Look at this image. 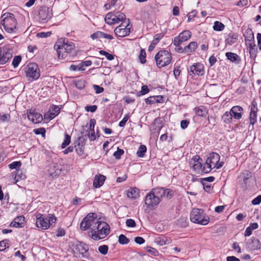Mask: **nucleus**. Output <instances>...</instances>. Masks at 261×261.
<instances>
[{
    "label": "nucleus",
    "mask_w": 261,
    "mask_h": 261,
    "mask_svg": "<svg viewBox=\"0 0 261 261\" xmlns=\"http://www.w3.org/2000/svg\"><path fill=\"white\" fill-rule=\"evenodd\" d=\"M13 51L11 49L0 47V64L8 62L12 57Z\"/></svg>",
    "instance_id": "nucleus-13"
},
{
    "label": "nucleus",
    "mask_w": 261,
    "mask_h": 261,
    "mask_svg": "<svg viewBox=\"0 0 261 261\" xmlns=\"http://www.w3.org/2000/svg\"><path fill=\"white\" fill-rule=\"evenodd\" d=\"M75 86L80 89H82L85 87V81L83 80H77L75 82Z\"/></svg>",
    "instance_id": "nucleus-54"
},
{
    "label": "nucleus",
    "mask_w": 261,
    "mask_h": 261,
    "mask_svg": "<svg viewBox=\"0 0 261 261\" xmlns=\"http://www.w3.org/2000/svg\"><path fill=\"white\" fill-rule=\"evenodd\" d=\"M108 249H109V248L107 245H103L100 246L98 247V251L102 254L106 255L108 253Z\"/></svg>",
    "instance_id": "nucleus-46"
},
{
    "label": "nucleus",
    "mask_w": 261,
    "mask_h": 261,
    "mask_svg": "<svg viewBox=\"0 0 261 261\" xmlns=\"http://www.w3.org/2000/svg\"><path fill=\"white\" fill-rule=\"evenodd\" d=\"M0 120L3 122H8L10 120V115L9 114H4L0 116Z\"/></svg>",
    "instance_id": "nucleus-60"
},
{
    "label": "nucleus",
    "mask_w": 261,
    "mask_h": 261,
    "mask_svg": "<svg viewBox=\"0 0 261 261\" xmlns=\"http://www.w3.org/2000/svg\"><path fill=\"white\" fill-rule=\"evenodd\" d=\"M257 110L254 109V108L251 109L250 113V123L253 125L256 122V116H257Z\"/></svg>",
    "instance_id": "nucleus-32"
},
{
    "label": "nucleus",
    "mask_w": 261,
    "mask_h": 261,
    "mask_svg": "<svg viewBox=\"0 0 261 261\" xmlns=\"http://www.w3.org/2000/svg\"><path fill=\"white\" fill-rule=\"evenodd\" d=\"M124 153V150L122 149L117 148L116 151L114 152L113 155L116 159H120L121 156Z\"/></svg>",
    "instance_id": "nucleus-49"
},
{
    "label": "nucleus",
    "mask_w": 261,
    "mask_h": 261,
    "mask_svg": "<svg viewBox=\"0 0 261 261\" xmlns=\"http://www.w3.org/2000/svg\"><path fill=\"white\" fill-rule=\"evenodd\" d=\"M139 58L140 61L142 64H144L145 63H146V52L144 49H141L140 50V53Z\"/></svg>",
    "instance_id": "nucleus-43"
},
{
    "label": "nucleus",
    "mask_w": 261,
    "mask_h": 261,
    "mask_svg": "<svg viewBox=\"0 0 261 261\" xmlns=\"http://www.w3.org/2000/svg\"><path fill=\"white\" fill-rule=\"evenodd\" d=\"M165 197L171 199L173 196V192L169 189H165Z\"/></svg>",
    "instance_id": "nucleus-56"
},
{
    "label": "nucleus",
    "mask_w": 261,
    "mask_h": 261,
    "mask_svg": "<svg viewBox=\"0 0 261 261\" xmlns=\"http://www.w3.org/2000/svg\"><path fill=\"white\" fill-rule=\"evenodd\" d=\"M194 111L197 115L201 117H205L207 114L206 109L203 106L195 108Z\"/></svg>",
    "instance_id": "nucleus-26"
},
{
    "label": "nucleus",
    "mask_w": 261,
    "mask_h": 261,
    "mask_svg": "<svg viewBox=\"0 0 261 261\" xmlns=\"http://www.w3.org/2000/svg\"><path fill=\"white\" fill-rule=\"evenodd\" d=\"M149 91V90L146 85H143L141 87V90L140 91V93L141 95H145L148 93Z\"/></svg>",
    "instance_id": "nucleus-61"
},
{
    "label": "nucleus",
    "mask_w": 261,
    "mask_h": 261,
    "mask_svg": "<svg viewBox=\"0 0 261 261\" xmlns=\"http://www.w3.org/2000/svg\"><path fill=\"white\" fill-rule=\"evenodd\" d=\"M197 47L196 42L193 41L190 42L189 45L185 46L186 53H192L195 51Z\"/></svg>",
    "instance_id": "nucleus-30"
},
{
    "label": "nucleus",
    "mask_w": 261,
    "mask_h": 261,
    "mask_svg": "<svg viewBox=\"0 0 261 261\" xmlns=\"http://www.w3.org/2000/svg\"><path fill=\"white\" fill-rule=\"evenodd\" d=\"M21 61V57L20 56H15L12 61V65L14 68H16Z\"/></svg>",
    "instance_id": "nucleus-44"
},
{
    "label": "nucleus",
    "mask_w": 261,
    "mask_h": 261,
    "mask_svg": "<svg viewBox=\"0 0 261 261\" xmlns=\"http://www.w3.org/2000/svg\"><path fill=\"white\" fill-rule=\"evenodd\" d=\"M192 167L193 170H198L200 169L201 170L202 168V163L201 162H198L197 163H193L192 164Z\"/></svg>",
    "instance_id": "nucleus-57"
},
{
    "label": "nucleus",
    "mask_w": 261,
    "mask_h": 261,
    "mask_svg": "<svg viewBox=\"0 0 261 261\" xmlns=\"http://www.w3.org/2000/svg\"><path fill=\"white\" fill-rule=\"evenodd\" d=\"M8 242V240H4L0 242V251H4L9 247Z\"/></svg>",
    "instance_id": "nucleus-42"
},
{
    "label": "nucleus",
    "mask_w": 261,
    "mask_h": 261,
    "mask_svg": "<svg viewBox=\"0 0 261 261\" xmlns=\"http://www.w3.org/2000/svg\"><path fill=\"white\" fill-rule=\"evenodd\" d=\"M243 109L241 107L235 106L231 108L230 112L232 114V117L236 119H240L242 116Z\"/></svg>",
    "instance_id": "nucleus-17"
},
{
    "label": "nucleus",
    "mask_w": 261,
    "mask_h": 261,
    "mask_svg": "<svg viewBox=\"0 0 261 261\" xmlns=\"http://www.w3.org/2000/svg\"><path fill=\"white\" fill-rule=\"evenodd\" d=\"M110 233V227H104V228L101 230H99L98 232L95 231L92 234V238L94 240H98L105 238Z\"/></svg>",
    "instance_id": "nucleus-16"
},
{
    "label": "nucleus",
    "mask_w": 261,
    "mask_h": 261,
    "mask_svg": "<svg viewBox=\"0 0 261 261\" xmlns=\"http://www.w3.org/2000/svg\"><path fill=\"white\" fill-rule=\"evenodd\" d=\"M125 223L126 226L129 227H134L136 225L135 221L132 219H127Z\"/></svg>",
    "instance_id": "nucleus-55"
},
{
    "label": "nucleus",
    "mask_w": 261,
    "mask_h": 261,
    "mask_svg": "<svg viewBox=\"0 0 261 261\" xmlns=\"http://www.w3.org/2000/svg\"><path fill=\"white\" fill-rule=\"evenodd\" d=\"M56 220V217L53 214L43 215L38 213L36 215V226L42 230H46L54 227Z\"/></svg>",
    "instance_id": "nucleus-1"
},
{
    "label": "nucleus",
    "mask_w": 261,
    "mask_h": 261,
    "mask_svg": "<svg viewBox=\"0 0 261 261\" xmlns=\"http://www.w3.org/2000/svg\"><path fill=\"white\" fill-rule=\"evenodd\" d=\"M204 72L203 66L200 63H195L191 66L189 73L190 75H202Z\"/></svg>",
    "instance_id": "nucleus-15"
},
{
    "label": "nucleus",
    "mask_w": 261,
    "mask_h": 261,
    "mask_svg": "<svg viewBox=\"0 0 261 261\" xmlns=\"http://www.w3.org/2000/svg\"><path fill=\"white\" fill-rule=\"evenodd\" d=\"M85 141V139L81 137L79 138V142L77 145H75V151L80 155L83 154L84 152V144L83 141Z\"/></svg>",
    "instance_id": "nucleus-25"
},
{
    "label": "nucleus",
    "mask_w": 261,
    "mask_h": 261,
    "mask_svg": "<svg viewBox=\"0 0 261 261\" xmlns=\"http://www.w3.org/2000/svg\"><path fill=\"white\" fill-rule=\"evenodd\" d=\"M212 169H214L213 166L206 160L204 165L202 166L201 171L204 173H208Z\"/></svg>",
    "instance_id": "nucleus-33"
},
{
    "label": "nucleus",
    "mask_w": 261,
    "mask_h": 261,
    "mask_svg": "<svg viewBox=\"0 0 261 261\" xmlns=\"http://www.w3.org/2000/svg\"><path fill=\"white\" fill-rule=\"evenodd\" d=\"M2 24L5 30L9 33H15L17 20L12 13H6L2 16Z\"/></svg>",
    "instance_id": "nucleus-3"
},
{
    "label": "nucleus",
    "mask_w": 261,
    "mask_h": 261,
    "mask_svg": "<svg viewBox=\"0 0 261 261\" xmlns=\"http://www.w3.org/2000/svg\"><path fill=\"white\" fill-rule=\"evenodd\" d=\"M178 36L182 40V41L185 42L191 38V32L188 30L184 31L180 33Z\"/></svg>",
    "instance_id": "nucleus-31"
},
{
    "label": "nucleus",
    "mask_w": 261,
    "mask_h": 261,
    "mask_svg": "<svg viewBox=\"0 0 261 261\" xmlns=\"http://www.w3.org/2000/svg\"><path fill=\"white\" fill-rule=\"evenodd\" d=\"M14 173H15L14 179L15 180V182H17V181H18L19 179L22 178V172L20 170H16V172H14L12 173V175H13Z\"/></svg>",
    "instance_id": "nucleus-48"
},
{
    "label": "nucleus",
    "mask_w": 261,
    "mask_h": 261,
    "mask_svg": "<svg viewBox=\"0 0 261 261\" xmlns=\"http://www.w3.org/2000/svg\"><path fill=\"white\" fill-rule=\"evenodd\" d=\"M97 108L96 105L87 106L85 107V110L87 112H94L96 110Z\"/></svg>",
    "instance_id": "nucleus-59"
},
{
    "label": "nucleus",
    "mask_w": 261,
    "mask_h": 261,
    "mask_svg": "<svg viewBox=\"0 0 261 261\" xmlns=\"http://www.w3.org/2000/svg\"><path fill=\"white\" fill-rule=\"evenodd\" d=\"M34 132L36 135L41 134L43 136H44L45 134V129L44 128H40L35 129H34Z\"/></svg>",
    "instance_id": "nucleus-58"
},
{
    "label": "nucleus",
    "mask_w": 261,
    "mask_h": 261,
    "mask_svg": "<svg viewBox=\"0 0 261 261\" xmlns=\"http://www.w3.org/2000/svg\"><path fill=\"white\" fill-rule=\"evenodd\" d=\"M146 151L147 148L146 146L144 145H141L137 150V155L138 157L142 158L144 156Z\"/></svg>",
    "instance_id": "nucleus-34"
},
{
    "label": "nucleus",
    "mask_w": 261,
    "mask_h": 261,
    "mask_svg": "<svg viewBox=\"0 0 261 261\" xmlns=\"http://www.w3.org/2000/svg\"><path fill=\"white\" fill-rule=\"evenodd\" d=\"M184 41H182V40L179 38V37L178 36L174 38L173 40V44L175 46H179L182 43H183Z\"/></svg>",
    "instance_id": "nucleus-53"
},
{
    "label": "nucleus",
    "mask_w": 261,
    "mask_h": 261,
    "mask_svg": "<svg viewBox=\"0 0 261 261\" xmlns=\"http://www.w3.org/2000/svg\"><path fill=\"white\" fill-rule=\"evenodd\" d=\"M118 0H107V3L105 4L104 8L106 10L111 9L112 7H114Z\"/></svg>",
    "instance_id": "nucleus-37"
},
{
    "label": "nucleus",
    "mask_w": 261,
    "mask_h": 261,
    "mask_svg": "<svg viewBox=\"0 0 261 261\" xmlns=\"http://www.w3.org/2000/svg\"><path fill=\"white\" fill-rule=\"evenodd\" d=\"M154 59L159 68L169 65L172 60L171 54L167 50H161L155 56Z\"/></svg>",
    "instance_id": "nucleus-4"
},
{
    "label": "nucleus",
    "mask_w": 261,
    "mask_h": 261,
    "mask_svg": "<svg viewBox=\"0 0 261 261\" xmlns=\"http://www.w3.org/2000/svg\"><path fill=\"white\" fill-rule=\"evenodd\" d=\"M71 142V137L67 134H65V139L63 142L62 144L61 147L62 148H65Z\"/></svg>",
    "instance_id": "nucleus-38"
},
{
    "label": "nucleus",
    "mask_w": 261,
    "mask_h": 261,
    "mask_svg": "<svg viewBox=\"0 0 261 261\" xmlns=\"http://www.w3.org/2000/svg\"><path fill=\"white\" fill-rule=\"evenodd\" d=\"M129 118V114H126L124 117H123V119L120 121L119 123V126L120 127H123L125 125L126 122L128 120Z\"/></svg>",
    "instance_id": "nucleus-51"
},
{
    "label": "nucleus",
    "mask_w": 261,
    "mask_h": 261,
    "mask_svg": "<svg viewBox=\"0 0 261 261\" xmlns=\"http://www.w3.org/2000/svg\"><path fill=\"white\" fill-rule=\"evenodd\" d=\"M54 47L57 51L58 57L64 59L74 50V44L72 42L68 43L65 40L62 41V39H60L56 43Z\"/></svg>",
    "instance_id": "nucleus-2"
},
{
    "label": "nucleus",
    "mask_w": 261,
    "mask_h": 261,
    "mask_svg": "<svg viewBox=\"0 0 261 261\" xmlns=\"http://www.w3.org/2000/svg\"><path fill=\"white\" fill-rule=\"evenodd\" d=\"M125 19V15L119 12H110L106 15L105 18L106 22L110 25L117 23L120 21H124Z\"/></svg>",
    "instance_id": "nucleus-8"
},
{
    "label": "nucleus",
    "mask_w": 261,
    "mask_h": 261,
    "mask_svg": "<svg viewBox=\"0 0 261 261\" xmlns=\"http://www.w3.org/2000/svg\"><path fill=\"white\" fill-rule=\"evenodd\" d=\"M145 203L147 207L153 209L160 202L151 190L145 196Z\"/></svg>",
    "instance_id": "nucleus-11"
},
{
    "label": "nucleus",
    "mask_w": 261,
    "mask_h": 261,
    "mask_svg": "<svg viewBox=\"0 0 261 261\" xmlns=\"http://www.w3.org/2000/svg\"><path fill=\"white\" fill-rule=\"evenodd\" d=\"M99 53L100 55L105 56L108 60L111 61L114 59V57L113 55L105 50H101L99 51Z\"/></svg>",
    "instance_id": "nucleus-45"
},
{
    "label": "nucleus",
    "mask_w": 261,
    "mask_h": 261,
    "mask_svg": "<svg viewBox=\"0 0 261 261\" xmlns=\"http://www.w3.org/2000/svg\"><path fill=\"white\" fill-rule=\"evenodd\" d=\"M52 16L51 10L48 7H41L39 11V18L41 22L44 23L48 21Z\"/></svg>",
    "instance_id": "nucleus-14"
},
{
    "label": "nucleus",
    "mask_w": 261,
    "mask_h": 261,
    "mask_svg": "<svg viewBox=\"0 0 261 261\" xmlns=\"http://www.w3.org/2000/svg\"><path fill=\"white\" fill-rule=\"evenodd\" d=\"M159 97H155V96H150L145 99V102L147 104H153L155 103V98H158Z\"/></svg>",
    "instance_id": "nucleus-52"
},
{
    "label": "nucleus",
    "mask_w": 261,
    "mask_h": 261,
    "mask_svg": "<svg viewBox=\"0 0 261 261\" xmlns=\"http://www.w3.org/2000/svg\"><path fill=\"white\" fill-rule=\"evenodd\" d=\"M28 119L34 123H39L43 119L41 114L37 113H30L28 115Z\"/></svg>",
    "instance_id": "nucleus-20"
},
{
    "label": "nucleus",
    "mask_w": 261,
    "mask_h": 261,
    "mask_svg": "<svg viewBox=\"0 0 261 261\" xmlns=\"http://www.w3.org/2000/svg\"><path fill=\"white\" fill-rule=\"evenodd\" d=\"M25 224V220L23 216H19L16 217L10 224V225L17 227L20 228L24 226Z\"/></svg>",
    "instance_id": "nucleus-18"
},
{
    "label": "nucleus",
    "mask_w": 261,
    "mask_h": 261,
    "mask_svg": "<svg viewBox=\"0 0 261 261\" xmlns=\"http://www.w3.org/2000/svg\"><path fill=\"white\" fill-rule=\"evenodd\" d=\"M190 220L193 223L205 225L209 222V217L204 216L202 210L194 208L190 214Z\"/></svg>",
    "instance_id": "nucleus-5"
},
{
    "label": "nucleus",
    "mask_w": 261,
    "mask_h": 261,
    "mask_svg": "<svg viewBox=\"0 0 261 261\" xmlns=\"http://www.w3.org/2000/svg\"><path fill=\"white\" fill-rule=\"evenodd\" d=\"M72 252L74 256L76 257L85 258L89 259V256H87L86 253L88 252L89 248L87 245L81 242H77L73 244L71 247Z\"/></svg>",
    "instance_id": "nucleus-6"
},
{
    "label": "nucleus",
    "mask_w": 261,
    "mask_h": 261,
    "mask_svg": "<svg viewBox=\"0 0 261 261\" xmlns=\"http://www.w3.org/2000/svg\"><path fill=\"white\" fill-rule=\"evenodd\" d=\"M118 242L120 244L125 245L129 243V239L124 234H120L119 236Z\"/></svg>",
    "instance_id": "nucleus-40"
},
{
    "label": "nucleus",
    "mask_w": 261,
    "mask_h": 261,
    "mask_svg": "<svg viewBox=\"0 0 261 261\" xmlns=\"http://www.w3.org/2000/svg\"><path fill=\"white\" fill-rule=\"evenodd\" d=\"M173 73H174L175 78L177 80L178 76L180 74V70H179V66H176L174 67Z\"/></svg>",
    "instance_id": "nucleus-63"
},
{
    "label": "nucleus",
    "mask_w": 261,
    "mask_h": 261,
    "mask_svg": "<svg viewBox=\"0 0 261 261\" xmlns=\"http://www.w3.org/2000/svg\"><path fill=\"white\" fill-rule=\"evenodd\" d=\"M60 112V108L56 105H53L51 106L49 110V119L50 120L55 118L57 116Z\"/></svg>",
    "instance_id": "nucleus-24"
},
{
    "label": "nucleus",
    "mask_w": 261,
    "mask_h": 261,
    "mask_svg": "<svg viewBox=\"0 0 261 261\" xmlns=\"http://www.w3.org/2000/svg\"><path fill=\"white\" fill-rule=\"evenodd\" d=\"M226 57L227 59L231 61V62H236L239 63L240 59L238 55L235 53L231 52H228L226 53Z\"/></svg>",
    "instance_id": "nucleus-27"
},
{
    "label": "nucleus",
    "mask_w": 261,
    "mask_h": 261,
    "mask_svg": "<svg viewBox=\"0 0 261 261\" xmlns=\"http://www.w3.org/2000/svg\"><path fill=\"white\" fill-rule=\"evenodd\" d=\"M127 196L129 198L137 199L140 196V191L137 188H131L127 190Z\"/></svg>",
    "instance_id": "nucleus-21"
},
{
    "label": "nucleus",
    "mask_w": 261,
    "mask_h": 261,
    "mask_svg": "<svg viewBox=\"0 0 261 261\" xmlns=\"http://www.w3.org/2000/svg\"><path fill=\"white\" fill-rule=\"evenodd\" d=\"M69 69L71 71H82L85 70L84 68H82V65H81V64L78 65H71L69 67Z\"/></svg>",
    "instance_id": "nucleus-47"
},
{
    "label": "nucleus",
    "mask_w": 261,
    "mask_h": 261,
    "mask_svg": "<svg viewBox=\"0 0 261 261\" xmlns=\"http://www.w3.org/2000/svg\"><path fill=\"white\" fill-rule=\"evenodd\" d=\"M232 114L231 112H226L222 116V119L225 123H230L232 120Z\"/></svg>",
    "instance_id": "nucleus-28"
},
{
    "label": "nucleus",
    "mask_w": 261,
    "mask_h": 261,
    "mask_svg": "<svg viewBox=\"0 0 261 261\" xmlns=\"http://www.w3.org/2000/svg\"><path fill=\"white\" fill-rule=\"evenodd\" d=\"M26 76L31 80H36L40 76L38 65L34 63H29L25 68Z\"/></svg>",
    "instance_id": "nucleus-9"
},
{
    "label": "nucleus",
    "mask_w": 261,
    "mask_h": 261,
    "mask_svg": "<svg viewBox=\"0 0 261 261\" xmlns=\"http://www.w3.org/2000/svg\"><path fill=\"white\" fill-rule=\"evenodd\" d=\"M249 54L251 57L255 56L257 53V49L256 48V45L253 44H252L250 43L249 45Z\"/></svg>",
    "instance_id": "nucleus-41"
},
{
    "label": "nucleus",
    "mask_w": 261,
    "mask_h": 261,
    "mask_svg": "<svg viewBox=\"0 0 261 261\" xmlns=\"http://www.w3.org/2000/svg\"><path fill=\"white\" fill-rule=\"evenodd\" d=\"M261 202V195L257 196L252 201V203L253 205L259 204Z\"/></svg>",
    "instance_id": "nucleus-64"
},
{
    "label": "nucleus",
    "mask_w": 261,
    "mask_h": 261,
    "mask_svg": "<svg viewBox=\"0 0 261 261\" xmlns=\"http://www.w3.org/2000/svg\"><path fill=\"white\" fill-rule=\"evenodd\" d=\"M106 176L103 175H96L93 180V186L95 188L100 187L106 180Z\"/></svg>",
    "instance_id": "nucleus-23"
},
{
    "label": "nucleus",
    "mask_w": 261,
    "mask_h": 261,
    "mask_svg": "<svg viewBox=\"0 0 261 261\" xmlns=\"http://www.w3.org/2000/svg\"><path fill=\"white\" fill-rule=\"evenodd\" d=\"M104 227H108V224L105 222L98 221V223L95 225V226H94L93 231L97 230V231L96 232H98L99 230H101V229L104 228Z\"/></svg>",
    "instance_id": "nucleus-36"
},
{
    "label": "nucleus",
    "mask_w": 261,
    "mask_h": 261,
    "mask_svg": "<svg viewBox=\"0 0 261 261\" xmlns=\"http://www.w3.org/2000/svg\"><path fill=\"white\" fill-rule=\"evenodd\" d=\"M91 37L92 39L105 38L109 40H112L113 39V37L112 35L105 33L100 31H97L92 34L91 35Z\"/></svg>",
    "instance_id": "nucleus-19"
},
{
    "label": "nucleus",
    "mask_w": 261,
    "mask_h": 261,
    "mask_svg": "<svg viewBox=\"0 0 261 261\" xmlns=\"http://www.w3.org/2000/svg\"><path fill=\"white\" fill-rule=\"evenodd\" d=\"M207 161L213 166V168L219 169L222 167L223 162H220V155L216 152L210 153L206 159Z\"/></svg>",
    "instance_id": "nucleus-12"
},
{
    "label": "nucleus",
    "mask_w": 261,
    "mask_h": 261,
    "mask_svg": "<svg viewBox=\"0 0 261 261\" xmlns=\"http://www.w3.org/2000/svg\"><path fill=\"white\" fill-rule=\"evenodd\" d=\"M98 223V220L96 219V215L94 213H89L85 217L81 223V228L86 230L91 228L93 231L94 226Z\"/></svg>",
    "instance_id": "nucleus-7"
},
{
    "label": "nucleus",
    "mask_w": 261,
    "mask_h": 261,
    "mask_svg": "<svg viewBox=\"0 0 261 261\" xmlns=\"http://www.w3.org/2000/svg\"><path fill=\"white\" fill-rule=\"evenodd\" d=\"M151 191L155 195L157 199H159V201L161 202L162 198L165 197V188L158 187L152 189Z\"/></svg>",
    "instance_id": "nucleus-22"
},
{
    "label": "nucleus",
    "mask_w": 261,
    "mask_h": 261,
    "mask_svg": "<svg viewBox=\"0 0 261 261\" xmlns=\"http://www.w3.org/2000/svg\"><path fill=\"white\" fill-rule=\"evenodd\" d=\"M251 177V172L248 171H246L245 172L243 173V178L244 182L246 184L247 180Z\"/></svg>",
    "instance_id": "nucleus-50"
},
{
    "label": "nucleus",
    "mask_w": 261,
    "mask_h": 261,
    "mask_svg": "<svg viewBox=\"0 0 261 261\" xmlns=\"http://www.w3.org/2000/svg\"><path fill=\"white\" fill-rule=\"evenodd\" d=\"M131 26L129 25V21L128 23H125L124 21L115 28L114 33L115 35L119 37H124L129 34Z\"/></svg>",
    "instance_id": "nucleus-10"
},
{
    "label": "nucleus",
    "mask_w": 261,
    "mask_h": 261,
    "mask_svg": "<svg viewBox=\"0 0 261 261\" xmlns=\"http://www.w3.org/2000/svg\"><path fill=\"white\" fill-rule=\"evenodd\" d=\"M213 29L216 31H221L224 30L225 25L223 23L218 21H216L214 22L213 25Z\"/></svg>",
    "instance_id": "nucleus-35"
},
{
    "label": "nucleus",
    "mask_w": 261,
    "mask_h": 261,
    "mask_svg": "<svg viewBox=\"0 0 261 261\" xmlns=\"http://www.w3.org/2000/svg\"><path fill=\"white\" fill-rule=\"evenodd\" d=\"M21 165V163L20 161H15L13 162L12 163L9 165V167L11 169H16V170H19V168Z\"/></svg>",
    "instance_id": "nucleus-39"
},
{
    "label": "nucleus",
    "mask_w": 261,
    "mask_h": 261,
    "mask_svg": "<svg viewBox=\"0 0 261 261\" xmlns=\"http://www.w3.org/2000/svg\"><path fill=\"white\" fill-rule=\"evenodd\" d=\"M51 35V33L49 32H40L37 34V36L38 37L40 38H46L49 36Z\"/></svg>",
    "instance_id": "nucleus-62"
},
{
    "label": "nucleus",
    "mask_w": 261,
    "mask_h": 261,
    "mask_svg": "<svg viewBox=\"0 0 261 261\" xmlns=\"http://www.w3.org/2000/svg\"><path fill=\"white\" fill-rule=\"evenodd\" d=\"M238 40V36L236 34L229 35L226 39V44L231 45L235 43Z\"/></svg>",
    "instance_id": "nucleus-29"
}]
</instances>
